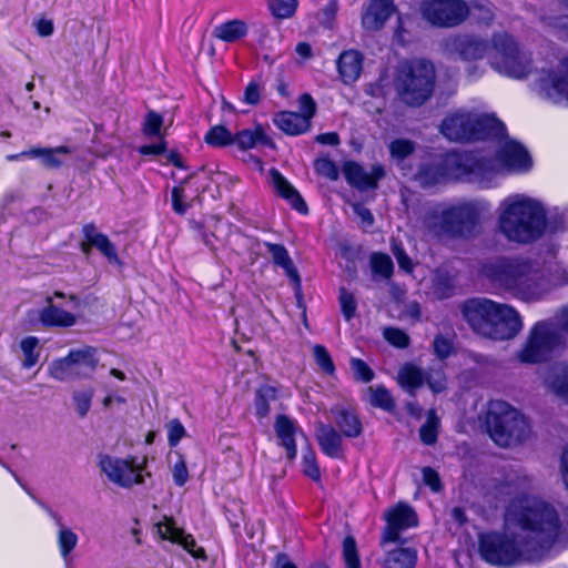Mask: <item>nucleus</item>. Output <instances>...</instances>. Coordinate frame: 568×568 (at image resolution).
I'll return each mask as SVG.
<instances>
[{
  "instance_id": "nucleus-1",
  "label": "nucleus",
  "mask_w": 568,
  "mask_h": 568,
  "mask_svg": "<svg viewBox=\"0 0 568 568\" xmlns=\"http://www.w3.org/2000/svg\"><path fill=\"white\" fill-rule=\"evenodd\" d=\"M531 479L514 475L495 487L511 500L505 511V532L479 538L481 557L489 564L513 566L549 558L555 546H568V507L528 494Z\"/></svg>"
},
{
  "instance_id": "nucleus-2",
  "label": "nucleus",
  "mask_w": 568,
  "mask_h": 568,
  "mask_svg": "<svg viewBox=\"0 0 568 568\" xmlns=\"http://www.w3.org/2000/svg\"><path fill=\"white\" fill-rule=\"evenodd\" d=\"M481 275L498 291L523 302L541 301L552 288L568 284V266L550 252L545 256H501L487 262Z\"/></svg>"
},
{
  "instance_id": "nucleus-3",
  "label": "nucleus",
  "mask_w": 568,
  "mask_h": 568,
  "mask_svg": "<svg viewBox=\"0 0 568 568\" xmlns=\"http://www.w3.org/2000/svg\"><path fill=\"white\" fill-rule=\"evenodd\" d=\"M497 227L510 242L531 243L546 231L545 209L540 202L527 195H510L500 203Z\"/></svg>"
},
{
  "instance_id": "nucleus-4",
  "label": "nucleus",
  "mask_w": 568,
  "mask_h": 568,
  "mask_svg": "<svg viewBox=\"0 0 568 568\" xmlns=\"http://www.w3.org/2000/svg\"><path fill=\"white\" fill-rule=\"evenodd\" d=\"M499 136L498 153L496 159H487L479 153L470 152V155L449 158L448 163H462L468 169L466 173L470 179L484 187H489L493 179L501 173H526L532 166V160L524 145L515 140Z\"/></svg>"
},
{
  "instance_id": "nucleus-5",
  "label": "nucleus",
  "mask_w": 568,
  "mask_h": 568,
  "mask_svg": "<svg viewBox=\"0 0 568 568\" xmlns=\"http://www.w3.org/2000/svg\"><path fill=\"white\" fill-rule=\"evenodd\" d=\"M486 426L490 438L500 447H515L532 437L530 420L519 409L500 399L489 402Z\"/></svg>"
},
{
  "instance_id": "nucleus-6",
  "label": "nucleus",
  "mask_w": 568,
  "mask_h": 568,
  "mask_svg": "<svg viewBox=\"0 0 568 568\" xmlns=\"http://www.w3.org/2000/svg\"><path fill=\"white\" fill-rule=\"evenodd\" d=\"M435 69L424 59L402 63L395 79V90L399 100L409 106L424 104L434 90Z\"/></svg>"
},
{
  "instance_id": "nucleus-7",
  "label": "nucleus",
  "mask_w": 568,
  "mask_h": 568,
  "mask_svg": "<svg viewBox=\"0 0 568 568\" xmlns=\"http://www.w3.org/2000/svg\"><path fill=\"white\" fill-rule=\"evenodd\" d=\"M440 131L448 140L468 141L503 136L506 126L491 114L459 110L444 119Z\"/></svg>"
},
{
  "instance_id": "nucleus-8",
  "label": "nucleus",
  "mask_w": 568,
  "mask_h": 568,
  "mask_svg": "<svg viewBox=\"0 0 568 568\" xmlns=\"http://www.w3.org/2000/svg\"><path fill=\"white\" fill-rule=\"evenodd\" d=\"M478 223V211L470 202L435 210L424 219L425 229L435 236H468Z\"/></svg>"
},
{
  "instance_id": "nucleus-9",
  "label": "nucleus",
  "mask_w": 568,
  "mask_h": 568,
  "mask_svg": "<svg viewBox=\"0 0 568 568\" xmlns=\"http://www.w3.org/2000/svg\"><path fill=\"white\" fill-rule=\"evenodd\" d=\"M489 64L501 75L514 79L526 78L532 69L530 54L508 33L494 34Z\"/></svg>"
},
{
  "instance_id": "nucleus-10",
  "label": "nucleus",
  "mask_w": 568,
  "mask_h": 568,
  "mask_svg": "<svg viewBox=\"0 0 568 568\" xmlns=\"http://www.w3.org/2000/svg\"><path fill=\"white\" fill-rule=\"evenodd\" d=\"M442 45L448 54L469 63L466 72L470 80H476L484 74L485 68L477 62L486 57L489 59L493 49V43L479 36L468 33L452 36L445 39Z\"/></svg>"
},
{
  "instance_id": "nucleus-11",
  "label": "nucleus",
  "mask_w": 568,
  "mask_h": 568,
  "mask_svg": "<svg viewBox=\"0 0 568 568\" xmlns=\"http://www.w3.org/2000/svg\"><path fill=\"white\" fill-rule=\"evenodd\" d=\"M561 342V334L557 332L551 321H539L531 327L516 357L523 364L540 363Z\"/></svg>"
},
{
  "instance_id": "nucleus-12",
  "label": "nucleus",
  "mask_w": 568,
  "mask_h": 568,
  "mask_svg": "<svg viewBox=\"0 0 568 568\" xmlns=\"http://www.w3.org/2000/svg\"><path fill=\"white\" fill-rule=\"evenodd\" d=\"M536 94L552 104L568 103V64L541 68L532 82Z\"/></svg>"
},
{
  "instance_id": "nucleus-13",
  "label": "nucleus",
  "mask_w": 568,
  "mask_h": 568,
  "mask_svg": "<svg viewBox=\"0 0 568 568\" xmlns=\"http://www.w3.org/2000/svg\"><path fill=\"white\" fill-rule=\"evenodd\" d=\"M419 11L424 20L439 28L459 26L469 16L464 0H423Z\"/></svg>"
},
{
  "instance_id": "nucleus-14",
  "label": "nucleus",
  "mask_w": 568,
  "mask_h": 568,
  "mask_svg": "<svg viewBox=\"0 0 568 568\" xmlns=\"http://www.w3.org/2000/svg\"><path fill=\"white\" fill-rule=\"evenodd\" d=\"M470 155V153L463 154H447L438 164L423 166L416 175L417 182L424 187L434 186L448 179L467 180L474 182L470 179V174L466 173L467 166L462 163H448V159L463 158Z\"/></svg>"
},
{
  "instance_id": "nucleus-15",
  "label": "nucleus",
  "mask_w": 568,
  "mask_h": 568,
  "mask_svg": "<svg viewBox=\"0 0 568 568\" xmlns=\"http://www.w3.org/2000/svg\"><path fill=\"white\" fill-rule=\"evenodd\" d=\"M100 467L110 481L123 488L144 481L141 466L136 465L134 459H122L105 455L100 458Z\"/></svg>"
},
{
  "instance_id": "nucleus-16",
  "label": "nucleus",
  "mask_w": 568,
  "mask_h": 568,
  "mask_svg": "<svg viewBox=\"0 0 568 568\" xmlns=\"http://www.w3.org/2000/svg\"><path fill=\"white\" fill-rule=\"evenodd\" d=\"M523 327L521 315L514 306L496 302L489 334H487L488 338L498 341L511 339L520 333Z\"/></svg>"
},
{
  "instance_id": "nucleus-17",
  "label": "nucleus",
  "mask_w": 568,
  "mask_h": 568,
  "mask_svg": "<svg viewBox=\"0 0 568 568\" xmlns=\"http://www.w3.org/2000/svg\"><path fill=\"white\" fill-rule=\"evenodd\" d=\"M496 302L489 298H470L463 303L462 314L471 329L485 337L489 334Z\"/></svg>"
},
{
  "instance_id": "nucleus-18",
  "label": "nucleus",
  "mask_w": 568,
  "mask_h": 568,
  "mask_svg": "<svg viewBox=\"0 0 568 568\" xmlns=\"http://www.w3.org/2000/svg\"><path fill=\"white\" fill-rule=\"evenodd\" d=\"M386 527L383 532V542H396L400 532L417 526V515L407 505L398 504L385 514Z\"/></svg>"
},
{
  "instance_id": "nucleus-19",
  "label": "nucleus",
  "mask_w": 568,
  "mask_h": 568,
  "mask_svg": "<svg viewBox=\"0 0 568 568\" xmlns=\"http://www.w3.org/2000/svg\"><path fill=\"white\" fill-rule=\"evenodd\" d=\"M156 527L161 538L181 545L196 559H205V550L196 545L192 535L185 534L182 528L176 527L173 519L165 517Z\"/></svg>"
},
{
  "instance_id": "nucleus-20",
  "label": "nucleus",
  "mask_w": 568,
  "mask_h": 568,
  "mask_svg": "<svg viewBox=\"0 0 568 568\" xmlns=\"http://www.w3.org/2000/svg\"><path fill=\"white\" fill-rule=\"evenodd\" d=\"M329 414L335 426L344 437L356 438L362 434V422L351 407L336 404L329 409Z\"/></svg>"
},
{
  "instance_id": "nucleus-21",
  "label": "nucleus",
  "mask_w": 568,
  "mask_h": 568,
  "mask_svg": "<svg viewBox=\"0 0 568 568\" xmlns=\"http://www.w3.org/2000/svg\"><path fill=\"white\" fill-rule=\"evenodd\" d=\"M546 389L568 404V362L556 363L542 373Z\"/></svg>"
},
{
  "instance_id": "nucleus-22",
  "label": "nucleus",
  "mask_w": 568,
  "mask_h": 568,
  "mask_svg": "<svg viewBox=\"0 0 568 568\" xmlns=\"http://www.w3.org/2000/svg\"><path fill=\"white\" fill-rule=\"evenodd\" d=\"M343 173L346 181L358 189L375 187L377 181L384 176V169L381 165H374L371 172L355 162H346L343 166Z\"/></svg>"
},
{
  "instance_id": "nucleus-23",
  "label": "nucleus",
  "mask_w": 568,
  "mask_h": 568,
  "mask_svg": "<svg viewBox=\"0 0 568 568\" xmlns=\"http://www.w3.org/2000/svg\"><path fill=\"white\" fill-rule=\"evenodd\" d=\"M274 430L280 445L286 450L287 458L294 459L297 454L295 438L298 434H303L296 420L286 415H278L274 423Z\"/></svg>"
},
{
  "instance_id": "nucleus-24",
  "label": "nucleus",
  "mask_w": 568,
  "mask_h": 568,
  "mask_svg": "<svg viewBox=\"0 0 568 568\" xmlns=\"http://www.w3.org/2000/svg\"><path fill=\"white\" fill-rule=\"evenodd\" d=\"M394 0H371L362 16V24L366 30L381 29L394 11Z\"/></svg>"
},
{
  "instance_id": "nucleus-25",
  "label": "nucleus",
  "mask_w": 568,
  "mask_h": 568,
  "mask_svg": "<svg viewBox=\"0 0 568 568\" xmlns=\"http://www.w3.org/2000/svg\"><path fill=\"white\" fill-rule=\"evenodd\" d=\"M343 435L332 425L320 423L316 428V439L322 452L333 458L343 455Z\"/></svg>"
},
{
  "instance_id": "nucleus-26",
  "label": "nucleus",
  "mask_w": 568,
  "mask_h": 568,
  "mask_svg": "<svg viewBox=\"0 0 568 568\" xmlns=\"http://www.w3.org/2000/svg\"><path fill=\"white\" fill-rule=\"evenodd\" d=\"M275 192L286 200L300 213H306L307 206L297 190L275 169L270 171Z\"/></svg>"
},
{
  "instance_id": "nucleus-27",
  "label": "nucleus",
  "mask_w": 568,
  "mask_h": 568,
  "mask_svg": "<svg viewBox=\"0 0 568 568\" xmlns=\"http://www.w3.org/2000/svg\"><path fill=\"white\" fill-rule=\"evenodd\" d=\"M82 233L85 240H88L111 264H121L115 245L105 234L99 232L94 224L84 225Z\"/></svg>"
},
{
  "instance_id": "nucleus-28",
  "label": "nucleus",
  "mask_w": 568,
  "mask_h": 568,
  "mask_svg": "<svg viewBox=\"0 0 568 568\" xmlns=\"http://www.w3.org/2000/svg\"><path fill=\"white\" fill-rule=\"evenodd\" d=\"M52 519L55 523L58 528L57 530V545L59 548V554L63 561L68 564L71 560V554L77 548L79 542V536L75 531H73L70 527H68L61 516L51 511L50 513Z\"/></svg>"
},
{
  "instance_id": "nucleus-29",
  "label": "nucleus",
  "mask_w": 568,
  "mask_h": 568,
  "mask_svg": "<svg viewBox=\"0 0 568 568\" xmlns=\"http://www.w3.org/2000/svg\"><path fill=\"white\" fill-rule=\"evenodd\" d=\"M363 55L356 50H346L337 60V70L345 84L355 82L362 72Z\"/></svg>"
},
{
  "instance_id": "nucleus-30",
  "label": "nucleus",
  "mask_w": 568,
  "mask_h": 568,
  "mask_svg": "<svg viewBox=\"0 0 568 568\" xmlns=\"http://www.w3.org/2000/svg\"><path fill=\"white\" fill-rule=\"evenodd\" d=\"M70 358L77 378L90 377L99 363L97 351L90 346L71 349Z\"/></svg>"
},
{
  "instance_id": "nucleus-31",
  "label": "nucleus",
  "mask_w": 568,
  "mask_h": 568,
  "mask_svg": "<svg viewBox=\"0 0 568 568\" xmlns=\"http://www.w3.org/2000/svg\"><path fill=\"white\" fill-rule=\"evenodd\" d=\"M264 246L267 248V252L273 261V263L283 268L287 277L294 283V285L300 288L301 286V277L294 263L288 254L286 247L282 244L265 242Z\"/></svg>"
},
{
  "instance_id": "nucleus-32",
  "label": "nucleus",
  "mask_w": 568,
  "mask_h": 568,
  "mask_svg": "<svg viewBox=\"0 0 568 568\" xmlns=\"http://www.w3.org/2000/svg\"><path fill=\"white\" fill-rule=\"evenodd\" d=\"M40 321L50 327H70L77 322L72 313L54 305L51 297H48V305L40 312Z\"/></svg>"
},
{
  "instance_id": "nucleus-33",
  "label": "nucleus",
  "mask_w": 568,
  "mask_h": 568,
  "mask_svg": "<svg viewBox=\"0 0 568 568\" xmlns=\"http://www.w3.org/2000/svg\"><path fill=\"white\" fill-rule=\"evenodd\" d=\"M71 153V149L61 145L57 148H32L29 150L30 159H40L43 166L57 169L63 163V156Z\"/></svg>"
},
{
  "instance_id": "nucleus-34",
  "label": "nucleus",
  "mask_w": 568,
  "mask_h": 568,
  "mask_svg": "<svg viewBox=\"0 0 568 568\" xmlns=\"http://www.w3.org/2000/svg\"><path fill=\"white\" fill-rule=\"evenodd\" d=\"M274 122L280 130L290 135L304 133L310 128L307 118L297 112H280L275 115Z\"/></svg>"
},
{
  "instance_id": "nucleus-35",
  "label": "nucleus",
  "mask_w": 568,
  "mask_h": 568,
  "mask_svg": "<svg viewBox=\"0 0 568 568\" xmlns=\"http://www.w3.org/2000/svg\"><path fill=\"white\" fill-rule=\"evenodd\" d=\"M417 562V551L410 547H398L386 552L383 568H414Z\"/></svg>"
},
{
  "instance_id": "nucleus-36",
  "label": "nucleus",
  "mask_w": 568,
  "mask_h": 568,
  "mask_svg": "<svg viewBox=\"0 0 568 568\" xmlns=\"http://www.w3.org/2000/svg\"><path fill=\"white\" fill-rule=\"evenodd\" d=\"M397 382L403 389L408 392L410 395H414L415 392L424 384L425 375L422 368L413 364H405L398 371Z\"/></svg>"
},
{
  "instance_id": "nucleus-37",
  "label": "nucleus",
  "mask_w": 568,
  "mask_h": 568,
  "mask_svg": "<svg viewBox=\"0 0 568 568\" xmlns=\"http://www.w3.org/2000/svg\"><path fill=\"white\" fill-rule=\"evenodd\" d=\"M248 28L245 21L234 19L216 26L213 36L224 42H235L247 34Z\"/></svg>"
},
{
  "instance_id": "nucleus-38",
  "label": "nucleus",
  "mask_w": 568,
  "mask_h": 568,
  "mask_svg": "<svg viewBox=\"0 0 568 568\" xmlns=\"http://www.w3.org/2000/svg\"><path fill=\"white\" fill-rule=\"evenodd\" d=\"M20 359L23 368L29 369L37 365L41 355L40 341L36 336L23 337L19 343Z\"/></svg>"
},
{
  "instance_id": "nucleus-39",
  "label": "nucleus",
  "mask_w": 568,
  "mask_h": 568,
  "mask_svg": "<svg viewBox=\"0 0 568 568\" xmlns=\"http://www.w3.org/2000/svg\"><path fill=\"white\" fill-rule=\"evenodd\" d=\"M233 143L242 150H247L254 148L257 143L271 144V140L261 126H256L254 130L245 129L237 132L233 135Z\"/></svg>"
},
{
  "instance_id": "nucleus-40",
  "label": "nucleus",
  "mask_w": 568,
  "mask_h": 568,
  "mask_svg": "<svg viewBox=\"0 0 568 568\" xmlns=\"http://www.w3.org/2000/svg\"><path fill=\"white\" fill-rule=\"evenodd\" d=\"M48 371L49 375L59 382H67L77 378L72 358H70V353L65 357L52 361Z\"/></svg>"
},
{
  "instance_id": "nucleus-41",
  "label": "nucleus",
  "mask_w": 568,
  "mask_h": 568,
  "mask_svg": "<svg viewBox=\"0 0 568 568\" xmlns=\"http://www.w3.org/2000/svg\"><path fill=\"white\" fill-rule=\"evenodd\" d=\"M433 292L437 298H447L453 294V278L445 272L438 270L434 273Z\"/></svg>"
},
{
  "instance_id": "nucleus-42",
  "label": "nucleus",
  "mask_w": 568,
  "mask_h": 568,
  "mask_svg": "<svg viewBox=\"0 0 568 568\" xmlns=\"http://www.w3.org/2000/svg\"><path fill=\"white\" fill-rule=\"evenodd\" d=\"M205 142L212 146H226L233 144V134L223 125H215L204 136Z\"/></svg>"
},
{
  "instance_id": "nucleus-43",
  "label": "nucleus",
  "mask_w": 568,
  "mask_h": 568,
  "mask_svg": "<svg viewBox=\"0 0 568 568\" xmlns=\"http://www.w3.org/2000/svg\"><path fill=\"white\" fill-rule=\"evenodd\" d=\"M369 403L378 408L392 410L394 408V400L390 393L384 386H371L368 388Z\"/></svg>"
},
{
  "instance_id": "nucleus-44",
  "label": "nucleus",
  "mask_w": 568,
  "mask_h": 568,
  "mask_svg": "<svg viewBox=\"0 0 568 568\" xmlns=\"http://www.w3.org/2000/svg\"><path fill=\"white\" fill-rule=\"evenodd\" d=\"M371 266L374 274L381 275L384 278H389L394 270L392 258L384 253L372 254Z\"/></svg>"
},
{
  "instance_id": "nucleus-45",
  "label": "nucleus",
  "mask_w": 568,
  "mask_h": 568,
  "mask_svg": "<svg viewBox=\"0 0 568 568\" xmlns=\"http://www.w3.org/2000/svg\"><path fill=\"white\" fill-rule=\"evenodd\" d=\"M163 116L158 112L150 111L143 122V133L148 136H154L162 139L164 133L162 131Z\"/></svg>"
},
{
  "instance_id": "nucleus-46",
  "label": "nucleus",
  "mask_w": 568,
  "mask_h": 568,
  "mask_svg": "<svg viewBox=\"0 0 568 568\" xmlns=\"http://www.w3.org/2000/svg\"><path fill=\"white\" fill-rule=\"evenodd\" d=\"M93 395L94 390L92 388L75 390L73 393L72 398L74 402L75 412L80 417H84L89 413Z\"/></svg>"
},
{
  "instance_id": "nucleus-47",
  "label": "nucleus",
  "mask_w": 568,
  "mask_h": 568,
  "mask_svg": "<svg viewBox=\"0 0 568 568\" xmlns=\"http://www.w3.org/2000/svg\"><path fill=\"white\" fill-rule=\"evenodd\" d=\"M297 4V0H272L270 9L274 17L288 19L295 13Z\"/></svg>"
},
{
  "instance_id": "nucleus-48",
  "label": "nucleus",
  "mask_w": 568,
  "mask_h": 568,
  "mask_svg": "<svg viewBox=\"0 0 568 568\" xmlns=\"http://www.w3.org/2000/svg\"><path fill=\"white\" fill-rule=\"evenodd\" d=\"M415 150V143L407 139H396L389 144V152L394 160L400 162Z\"/></svg>"
},
{
  "instance_id": "nucleus-49",
  "label": "nucleus",
  "mask_w": 568,
  "mask_h": 568,
  "mask_svg": "<svg viewBox=\"0 0 568 568\" xmlns=\"http://www.w3.org/2000/svg\"><path fill=\"white\" fill-rule=\"evenodd\" d=\"M343 558L347 568H361L354 537L346 536L343 540Z\"/></svg>"
},
{
  "instance_id": "nucleus-50",
  "label": "nucleus",
  "mask_w": 568,
  "mask_h": 568,
  "mask_svg": "<svg viewBox=\"0 0 568 568\" xmlns=\"http://www.w3.org/2000/svg\"><path fill=\"white\" fill-rule=\"evenodd\" d=\"M313 355L318 367L326 374L333 375L335 373V366L332 357L323 345H315L313 347Z\"/></svg>"
},
{
  "instance_id": "nucleus-51",
  "label": "nucleus",
  "mask_w": 568,
  "mask_h": 568,
  "mask_svg": "<svg viewBox=\"0 0 568 568\" xmlns=\"http://www.w3.org/2000/svg\"><path fill=\"white\" fill-rule=\"evenodd\" d=\"M433 351L440 359L449 357L454 352L453 339L448 336L437 334L433 341Z\"/></svg>"
},
{
  "instance_id": "nucleus-52",
  "label": "nucleus",
  "mask_w": 568,
  "mask_h": 568,
  "mask_svg": "<svg viewBox=\"0 0 568 568\" xmlns=\"http://www.w3.org/2000/svg\"><path fill=\"white\" fill-rule=\"evenodd\" d=\"M437 418L434 412H430L427 422L420 427V439L426 445H433L437 439Z\"/></svg>"
},
{
  "instance_id": "nucleus-53",
  "label": "nucleus",
  "mask_w": 568,
  "mask_h": 568,
  "mask_svg": "<svg viewBox=\"0 0 568 568\" xmlns=\"http://www.w3.org/2000/svg\"><path fill=\"white\" fill-rule=\"evenodd\" d=\"M383 336L390 345L398 348H405L409 344V336L400 328L386 327Z\"/></svg>"
},
{
  "instance_id": "nucleus-54",
  "label": "nucleus",
  "mask_w": 568,
  "mask_h": 568,
  "mask_svg": "<svg viewBox=\"0 0 568 568\" xmlns=\"http://www.w3.org/2000/svg\"><path fill=\"white\" fill-rule=\"evenodd\" d=\"M165 428L168 432V442L171 447H175L186 435L185 427L178 418L169 420L165 425Z\"/></svg>"
},
{
  "instance_id": "nucleus-55",
  "label": "nucleus",
  "mask_w": 568,
  "mask_h": 568,
  "mask_svg": "<svg viewBox=\"0 0 568 568\" xmlns=\"http://www.w3.org/2000/svg\"><path fill=\"white\" fill-rule=\"evenodd\" d=\"M349 365L357 381L368 383L374 378V372L363 359L353 357Z\"/></svg>"
},
{
  "instance_id": "nucleus-56",
  "label": "nucleus",
  "mask_w": 568,
  "mask_h": 568,
  "mask_svg": "<svg viewBox=\"0 0 568 568\" xmlns=\"http://www.w3.org/2000/svg\"><path fill=\"white\" fill-rule=\"evenodd\" d=\"M338 300L344 317L349 321L354 316L357 307L354 295L347 290L341 288Z\"/></svg>"
},
{
  "instance_id": "nucleus-57",
  "label": "nucleus",
  "mask_w": 568,
  "mask_h": 568,
  "mask_svg": "<svg viewBox=\"0 0 568 568\" xmlns=\"http://www.w3.org/2000/svg\"><path fill=\"white\" fill-rule=\"evenodd\" d=\"M302 465L303 471L306 476L313 480L320 479L321 473L317 466L315 453L313 450L308 449L303 454Z\"/></svg>"
},
{
  "instance_id": "nucleus-58",
  "label": "nucleus",
  "mask_w": 568,
  "mask_h": 568,
  "mask_svg": "<svg viewBox=\"0 0 568 568\" xmlns=\"http://www.w3.org/2000/svg\"><path fill=\"white\" fill-rule=\"evenodd\" d=\"M315 170L320 175L325 176L331 181H336L339 175L336 164L329 159H318L315 162Z\"/></svg>"
},
{
  "instance_id": "nucleus-59",
  "label": "nucleus",
  "mask_w": 568,
  "mask_h": 568,
  "mask_svg": "<svg viewBox=\"0 0 568 568\" xmlns=\"http://www.w3.org/2000/svg\"><path fill=\"white\" fill-rule=\"evenodd\" d=\"M425 381L434 393H440L446 388V376L442 368L432 369L427 376H425Z\"/></svg>"
},
{
  "instance_id": "nucleus-60",
  "label": "nucleus",
  "mask_w": 568,
  "mask_h": 568,
  "mask_svg": "<svg viewBox=\"0 0 568 568\" xmlns=\"http://www.w3.org/2000/svg\"><path fill=\"white\" fill-rule=\"evenodd\" d=\"M173 481L176 486H184L189 480V471L186 468V463L182 455L179 454V459L174 464L172 468Z\"/></svg>"
},
{
  "instance_id": "nucleus-61",
  "label": "nucleus",
  "mask_w": 568,
  "mask_h": 568,
  "mask_svg": "<svg viewBox=\"0 0 568 568\" xmlns=\"http://www.w3.org/2000/svg\"><path fill=\"white\" fill-rule=\"evenodd\" d=\"M262 87L256 81H251L244 90V102L251 105L258 103L261 98Z\"/></svg>"
},
{
  "instance_id": "nucleus-62",
  "label": "nucleus",
  "mask_w": 568,
  "mask_h": 568,
  "mask_svg": "<svg viewBox=\"0 0 568 568\" xmlns=\"http://www.w3.org/2000/svg\"><path fill=\"white\" fill-rule=\"evenodd\" d=\"M172 206L174 212L178 214H184L189 207L187 203L185 202V197L183 194V189L175 186L172 190Z\"/></svg>"
},
{
  "instance_id": "nucleus-63",
  "label": "nucleus",
  "mask_w": 568,
  "mask_h": 568,
  "mask_svg": "<svg viewBox=\"0 0 568 568\" xmlns=\"http://www.w3.org/2000/svg\"><path fill=\"white\" fill-rule=\"evenodd\" d=\"M550 321L555 325L557 332L568 333V304L562 306Z\"/></svg>"
},
{
  "instance_id": "nucleus-64",
  "label": "nucleus",
  "mask_w": 568,
  "mask_h": 568,
  "mask_svg": "<svg viewBox=\"0 0 568 568\" xmlns=\"http://www.w3.org/2000/svg\"><path fill=\"white\" fill-rule=\"evenodd\" d=\"M337 12V3L331 1L321 11V23L326 28H332V23Z\"/></svg>"
}]
</instances>
